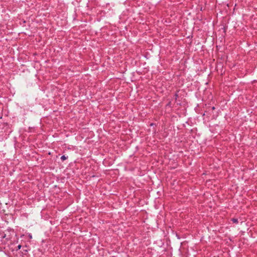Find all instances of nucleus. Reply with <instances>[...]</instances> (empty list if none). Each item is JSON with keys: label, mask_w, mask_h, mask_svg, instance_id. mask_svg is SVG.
I'll return each instance as SVG.
<instances>
[{"label": "nucleus", "mask_w": 257, "mask_h": 257, "mask_svg": "<svg viewBox=\"0 0 257 257\" xmlns=\"http://www.w3.org/2000/svg\"><path fill=\"white\" fill-rule=\"evenodd\" d=\"M232 221L233 222V223H238V219H236V218H232L231 219Z\"/></svg>", "instance_id": "nucleus-1"}, {"label": "nucleus", "mask_w": 257, "mask_h": 257, "mask_svg": "<svg viewBox=\"0 0 257 257\" xmlns=\"http://www.w3.org/2000/svg\"><path fill=\"white\" fill-rule=\"evenodd\" d=\"M175 96H176V99H177V97H178V94H175Z\"/></svg>", "instance_id": "nucleus-3"}, {"label": "nucleus", "mask_w": 257, "mask_h": 257, "mask_svg": "<svg viewBox=\"0 0 257 257\" xmlns=\"http://www.w3.org/2000/svg\"><path fill=\"white\" fill-rule=\"evenodd\" d=\"M67 158V157H66L65 156L63 155L61 157V159L62 160V161H64Z\"/></svg>", "instance_id": "nucleus-2"}, {"label": "nucleus", "mask_w": 257, "mask_h": 257, "mask_svg": "<svg viewBox=\"0 0 257 257\" xmlns=\"http://www.w3.org/2000/svg\"><path fill=\"white\" fill-rule=\"evenodd\" d=\"M215 109V107L213 106V107H212V109Z\"/></svg>", "instance_id": "nucleus-4"}, {"label": "nucleus", "mask_w": 257, "mask_h": 257, "mask_svg": "<svg viewBox=\"0 0 257 257\" xmlns=\"http://www.w3.org/2000/svg\"><path fill=\"white\" fill-rule=\"evenodd\" d=\"M21 245H19V248H20Z\"/></svg>", "instance_id": "nucleus-5"}]
</instances>
